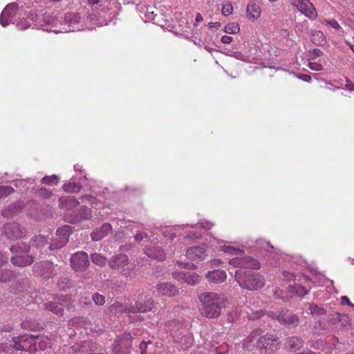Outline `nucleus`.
<instances>
[{"instance_id": "obj_1", "label": "nucleus", "mask_w": 354, "mask_h": 354, "mask_svg": "<svg viewBox=\"0 0 354 354\" xmlns=\"http://www.w3.org/2000/svg\"><path fill=\"white\" fill-rule=\"evenodd\" d=\"M213 226V223L207 220H201L198 223L193 225L186 224L176 226L174 228H167L161 232V234H158L156 237L152 236L150 243L145 248V253L150 258L163 261L167 255H171L176 250H178L179 252L181 250V246L173 248L170 245L176 236V233L180 236H183L185 240L195 241L201 237V234L196 231H192V230L198 228L210 230Z\"/></svg>"}, {"instance_id": "obj_2", "label": "nucleus", "mask_w": 354, "mask_h": 354, "mask_svg": "<svg viewBox=\"0 0 354 354\" xmlns=\"http://www.w3.org/2000/svg\"><path fill=\"white\" fill-rule=\"evenodd\" d=\"M30 17L35 21L37 28L55 34L92 29L95 26L87 21L86 14L82 17L78 12H67L64 20L46 14L39 15L31 13Z\"/></svg>"}, {"instance_id": "obj_3", "label": "nucleus", "mask_w": 354, "mask_h": 354, "mask_svg": "<svg viewBox=\"0 0 354 354\" xmlns=\"http://www.w3.org/2000/svg\"><path fill=\"white\" fill-rule=\"evenodd\" d=\"M228 263L231 267L236 268L234 277L241 288L254 291L265 286L264 277L252 270L261 268V263L258 259L250 256L234 257L230 259Z\"/></svg>"}, {"instance_id": "obj_4", "label": "nucleus", "mask_w": 354, "mask_h": 354, "mask_svg": "<svg viewBox=\"0 0 354 354\" xmlns=\"http://www.w3.org/2000/svg\"><path fill=\"white\" fill-rule=\"evenodd\" d=\"M153 306L154 301L151 298L145 301L142 295H140L135 306H129L127 304L116 301L108 307L107 311L118 316L123 313L127 314L132 322H136L143 319L141 315H138V313L149 311Z\"/></svg>"}, {"instance_id": "obj_5", "label": "nucleus", "mask_w": 354, "mask_h": 354, "mask_svg": "<svg viewBox=\"0 0 354 354\" xmlns=\"http://www.w3.org/2000/svg\"><path fill=\"white\" fill-rule=\"evenodd\" d=\"M198 299L201 303V315L208 318L219 317L225 306L223 297L216 292H204L198 296Z\"/></svg>"}, {"instance_id": "obj_6", "label": "nucleus", "mask_w": 354, "mask_h": 354, "mask_svg": "<svg viewBox=\"0 0 354 354\" xmlns=\"http://www.w3.org/2000/svg\"><path fill=\"white\" fill-rule=\"evenodd\" d=\"M30 250V245L22 243L19 245H14L10 248V250L16 254L10 259L11 263L19 267H24L30 265L33 261V257L28 253Z\"/></svg>"}, {"instance_id": "obj_7", "label": "nucleus", "mask_w": 354, "mask_h": 354, "mask_svg": "<svg viewBox=\"0 0 354 354\" xmlns=\"http://www.w3.org/2000/svg\"><path fill=\"white\" fill-rule=\"evenodd\" d=\"M109 266L124 276H129L134 268L133 264L129 262L127 255L118 254L110 258L108 261Z\"/></svg>"}, {"instance_id": "obj_8", "label": "nucleus", "mask_w": 354, "mask_h": 354, "mask_svg": "<svg viewBox=\"0 0 354 354\" xmlns=\"http://www.w3.org/2000/svg\"><path fill=\"white\" fill-rule=\"evenodd\" d=\"M25 13L24 6L21 3H10L6 6L1 14L0 24L3 27H6L10 23L15 24L14 17L17 15L21 16Z\"/></svg>"}, {"instance_id": "obj_9", "label": "nucleus", "mask_w": 354, "mask_h": 354, "mask_svg": "<svg viewBox=\"0 0 354 354\" xmlns=\"http://www.w3.org/2000/svg\"><path fill=\"white\" fill-rule=\"evenodd\" d=\"M86 2L89 6L85 13L87 16V21L99 27L107 25L101 15L102 5L100 3V0H86Z\"/></svg>"}, {"instance_id": "obj_10", "label": "nucleus", "mask_w": 354, "mask_h": 354, "mask_svg": "<svg viewBox=\"0 0 354 354\" xmlns=\"http://www.w3.org/2000/svg\"><path fill=\"white\" fill-rule=\"evenodd\" d=\"M36 337L32 335H23L15 337L12 339V346L17 351H37Z\"/></svg>"}, {"instance_id": "obj_11", "label": "nucleus", "mask_w": 354, "mask_h": 354, "mask_svg": "<svg viewBox=\"0 0 354 354\" xmlns=\"http://www.w3.org/2000/svg\"><path fill=\"white\" fill-rule=\"evenodd\" d=\"M71 233V227L69 225H64L59 227L55 236L49 237L50 250L61 248L68 241V237Z\"/></svg>"}, {"instance_id": "obj_12", "label": "nucleus", "mask_w": 354, "mask_h": 354, "mask_svg": "<svg viewBox=\"0 0 354 354\" xmlns=\"http://www.w3.org/2000/svg\"><path fill=\"white\" fill-rule=\"evenodd\" d=\"M5 236L10 240L24 239L27 236V229L17 222L7 223L3 227Z\"/></svg>"}, {"instance_id": "obj_13", "label": "nucleus", "mask_w": 354, "mask_h": 354, "mask_svg": "<svg viewBox=\"0 0 354 354\" xmlns=\"http://www.w3.org/2000/svg\"><path fill=\"white\" fill-rule=\"evenodd\" d=\"M257 347L267 353H272L276 351L279 344V338L271 334H266L259 337L257 342Z\"/></svg>"}, {"instance_id": "obj_14", "label": "nucleus", "mask_w": 354, "mask_h": 354, "mask_svg": "<svg viewBox=\"0 0 354 354\" xmlns=\"http://www.w3.org/2000/svg\"><path fill=\"white\" fill-rule=\"evenodd\" d=\"M290 3L310 19L314 20L317 18V10L309 0H290Z\"/></svg>"}, {"instance_id": "obj_15", "label": "nucleus", "mask_w": 354, "mask_h": 354, "mask_svg": "<svg viewBox=\"0 0 354 354\" xmlns=\"http://www.w3.org/2000/svg\"><path fill=\"white\" fill-rule=\"evenodd\" d=\"M131 336L130 333H124L118 335L113 344V351L115 354H126L130 351L131 346Z\"/></svg>"}, {"instance_id": "obj_16", "label": "nucleus", "mask_w": 354, "mask_h": 354, "mask_svg": "<svg viewBox=\"0 0 354 354\" xmlns=\"http://www.w3.org/2000/svg\"><path fill=\"white\" fill-rule=\"evenodd\" d=\"M89 264L88 254L84 252H75L71 257V268L76 272L86 270Z\"/></svg>"}, {"instance_id": "obj_17", "label": "nucleus", "mask_w": 354, "mask_h": 354, "mask_svg": "<svg viewBox=\"0 0 354 354\" xmlns=\"http://www.w3.org/2000/svg\"><path fill=\"white\" fill-rule=\"evenodd\" d=\"M35 274L46 279L53 278L56 274V269L54 264L49 261H40L33 267Z\"/></svg>"}, {"instance_id": "obj_18", "label": "nucleus", "mask_w": 354, "mask_h": 354, "mask_svg": "<svg viewBox=\"0 0 354 354\" xmlns=\"http://www.w3.org/2000/svg\"><path fill=\"white\" fill-rule=\"evenodd\" d=\"M172 277L180 283H185L189 286H196L200 282L201 277L196 272L174 271Z\"/></svg>"}, {"instance_id": "obj_19", "label": "nucleus", "mask_w": 354, "mask_h": 354, "mask_svg": "<svg viewBox=\"0 0 354 354\" xmlns=\"http://www.w3.org/2000/svg\"><path fill=\"white\" fill-rule=\"evenodd\" d=\"M207 257V246L204 244L192 246L186 250V257L192 261L201 262Z\"/></svg>"}, {"instance_id": "obj_20", "label": "nucleus", "mask_w": 354, "mask_h": 354, "mask_svg": "<svg viewBox=\"0 0 354 354\" xmlns=\"http://www.w3.org/2000/svg\"><path fill=\"white\" fill-rule=\"evenodd\" d=\"M68 325L75 328H84L86 330V333L89 334L99 333L102 331L104 328V326L100 327L98 326L92 327V324L83 317H77L70 319L68 322Z\"/></svg>"}, {"instance_id": "obj_21", "label": "nucleus", "mask_w": 354, "mask_h": 354, "mask_svg": "<svg viewBox=\"0 0 354 354\" xmlns=\"http://www.w3.org/2000/svg\"><path fill=\"white\" fill-rule=\"evenodd\" d=\"M156 290L161 297H174L179 292L178 288L170 282H163L157 284Z\"/></svg>"}, {"instance_id": "obj_22", "label": "nucleus", "mask_w": 354, "mask_h": 354, "mask_svg": "<svg viewBox=\"0 0 354 354\" xmlns=\"http://www.w3.org/2000/svg\"><path fill=\"white\" fill-rule=\"evenodd\" d=\"M277 321L281 324H289L297 326L299 323L297 315L288 313V310H281L277 315Z\"/></svg>"}, {"instance_id": "obj_23", "label": "nucleus", "mask_w": 354, "mask_h": 354, "mask_svg": "<svg viewBox=\"0 0 354 354\" xmlns=\"http://www.w3.org/2000/svg\"><path fill=\"white\" fill-rule=\"evenodd\" d=\"M205 277L210 283H221L226 280L227 274L225 270L214 269L211 271H208L205 274Z\"/></svg>"}, {"instance_id": "obj_24", "label": "nucleus", "mask_w": 354, "mask_h": 354, "mask_svg": "<svg viewBox=\"0 0 354 354\" xmlns=\"http://www.w3.org/2000/svg\"><path fill=\"white\" fill-rule=\"evenodd\" d=\"M218 245L216 246L218 249L221 251L224 252L226 254H229L231 255H235V257H244L245 256H242L243 254V251L239 248H236L230 245H226L224 243L223 241H217Z\"/></svg>"}, {"instance_id": "obj_25", "label": "nucleus", "mask_w": 354, "mask_h": 354, "mask_svg": "<svg viewBox=\"0 0 354 354\" xmlns=\"http://www.w3.org/2000/svg\"><path fill=\"white\" fill-rule=\"evenodd\" d=\"M112 230L109 223H104L100 228L95 229L91 234V239L94 241H97L106 236Z\"/></svg>"}, {"instance_id": "obj_26", "label": "nucleus", "mask_w": 354, "mask_h": 354, "mask_svg": "<svg viewBox=\"0 0 354 354\" xmlns=\"http://www.w3.org/2000/svg\"><path fill=\"white\" fill-rule=\"evenodd\" d=\"M24 207V204L22 201H17L2 211L3 217H12L19 214Z\"/></svg>"}, {"instance_id": "obj_27", "label": "nucleus", "mask_w": 354, "mask_h": 354, "mask_svg": "<svg viewBox=\"0 0 354 354\" xmlns=\"http://www.w3.org/2000/svg\"><path fill=\"white\" fill-rule=\"evenodd\" d=\"M49 234H39L34 236L30 241V248H42L46 245H49Z\"/></svg>"}, {"instance_id": "obj_28", "label": "nucleus", "mask_w": 354, "mask_h": 354, "mask_svg": "<svg viewBox=\"0 0 354 354\" xmlns=\"http://www.w3.org/2000/svg\"><path fill=\"white\" fill-rule=\"evenodd\" d=\"M247 16L250 19H257L261 16V9L259 5L252 0L250 1L247 6Z\"/></svg>"}, {"instance_id": "obj_29", "label": "nucleus", "mask_w": 354, "mask_h": 354, "mask_svg": "<svg viewBox=\"0 0 354 354\" xmlns=\"http://www.w3.org/2000/svg\"><path fill=\"white\" fill-rule=\"evenodd\" d=\"M303 344L304 341L301 337L292 336L287 339L286 347L292 351H296L300 349L303 346Z\"/></svg>"}, {"instance_id": "obj_30", "label": "nucleus", "mask_w": 354, "mask_h": 354, "mask_svg": "<svg viewBox=\"0 0 354 354\" xmlns=\"http://www.w3.org/2000/svg\"><path fill=\"white\" fill-rule=\"evenodd\" d=\"M59 204L62 208L71 209L76 207L80 204V202L74 197L64 196L59 199Z\"/></svg>"}, {"instance_id": "obj_31", "label": "nucleus", "mask_w": 354, "mask_h": 354, "mask_svg": "<svg viewBox=\"0 0 354 354\" xmlns=\"http://www.w3.org/2000/svg\"><path fill=\"white\" fill-rule=\"evenodd\" d=\"M37 351H44L50 346V339L47 336H35Z\"/></svg>"}, {"instance_id": "obj_32", "label": "nucleus", "mask_w": 354, "mask_h": 354, "mask_svg": "<svg viewBox=\"0 0 354 354\" xmlns=\"http://www.w3.org/2000/svg\"><path fill=\"white\" fill-rule=\"evenodd\" d=\"M311 41L317 46H322L326 43V37L323 32L314 30L311 34Z\"/></svg>"}, {"instance_id": "obj_33", "label": "nucleus", "mask_w": 354, "mask_h": 354, "mask_svg": "<svg viewBox=\"0 0 354 354\" xmlns=\"http://www.w3.org/2000/svg\"><path fill=\"white\" fill-rule=\"evenodd\" d=\"M62 187L66 192L76 193L80 191L82 185L80 183L74 182L73 178H71V181L64 183Z\"/></svg>"}, {"instance_id": "obj_34", "label": "nucleus", "mask_w": 354, "mask_h": 354, "mask_svg": "<svg viewBox=\"0 0 354 354\" xmlns=\"http://www.w3.org/2000/svg\"><path fill=\"white\" fill-rule=\"evenodd\" d=\"M46 308L57 315H62L64 313L63 305L58 302H49L46 304Z\"/></svg>"}, {"instance_id": "obj_35", "label": "nucleus", "mask_w": 354, "mask_h": 354, "mask_svg": "<svg viewBox=\"0 0 354 354\" xmlns=\"http://www.w3.org/2000/svg\"><path fill=\"white\" fill-rule=\"evenodd\" d=\"M289 290L298 297H303L308 292V290L305 287L299 284L290 285Z\"/></svg>"}, {"instance_id": "obj_36", "label": "nucleus", "mask_w": 354, "mask_h": 354, "mask_svg": "<svg viewBox=\"0 0 354 354\" xmlns=\"http://www.w3.org/2000/svg\"><path fill=\"white\" fill-rule=\"evenodd\" d=\"M156 8L153 6H146L142 8V12L144 14L145 17L148 20H153L156 14H155Z\"/></svg>"}, {"instance_id": "obj_37", "label": "nucleus", "mask_w": 354, "mask_h": 354, "mask_svg": "<svg viewBox=\"0 0 354 354\" xmlns=\"http://www.w3.org/2000/svg\"><path fill=\"white\" fill-rule=\"evenodd\" d=\"M310 314L315 316H322L326 313V310L317 304H312L309 306Z\"/></svg>"}, {"instance_id": "obj_38", "label": "nucleus", "mask_w": 354, "mask_h": 354, "mask_svg": "<svg viewBox=\"0 0 354 354\" xmlns=\"http://www.w3.org/2000/svg\"><path fill=\"white\" fill-rule=\"evenodd\" d=\"M91 260L93 263L99 266H103L106 263V259L104 256L97 253L91 254Z\"/></svg>"}, {"instance_id": "obj_39", "label": "nucleus", "mask_w": 354, "mask_h": 354, "mask_svg": "<svg viewBox=\"0 0 354 354\" xmlns=\"http://www.w3.org/2000/svg\"><path fill=\"white\" fill-rule=\"evenodd\" d=\"M14 277V274L9 270H0V283L9 281Z\"/></svg>"}, {"instance_id": "obj_40", "label": "nucleus", "mask_w": 354, "mask_h": 354, "mask_svg": "<svg viewBox=\"0 0 354 354\" xmlns=\"http://www.w3.org/2000/svg\"><path fill=\"white\" fill-rule=\"evenodd\" d=\"M240 30L239 26L236 22H232L225 26L224 32L227 34H236Z\"/></svg>"}, {"instance_id": "obj_41", "label": "nucleus", "mask_w": 354, "mask_h": 354, "mask_svg": "<svg viewBox=\"0 0 354 354\" xmlns=\"http://www.w3.org/2000/svg\"><path fill=\"white\" fill-rule=\"evenodd\" d=\"M41 183L48 185H57L59 182V177L57 175L46 176L41 179Z\"/></svg>"}, {"instance_id": "obj_42", "label": "nucleus", "mask_w": 354, "mask_h": 354, "mask_svg": "<svg viewBox=\"0 0 354 354\" xmlns=\"http://www.w3.org/2000/svg\"><path fill=\"white\" fill-rule=\"evenodd\" d=\"M14 192V188L10 186H0V199L6 198Z\"/></svg>"}, {"instance_id": "obj_43", "label": "nucleus", "mask_w": 354, "mask_h": 354, "mask_svg": "<svg viewBox=\"0 0 354 354\" xmlns=\"http://www.w3.org/2000/svg\"><path fill=\"white\" fill-rule=\"evenodd\" d=\"M37 193L39 196L45 199L49 198L52 196V192L44 187L39 189Z\"/></svg>"}, {"instance_id": "obj_44", "label": "nucleus", "mask_w": 354, "mask_h": 354, "mask_svg": "<svg viewBox=\"0 0 354 354\" xmlns=\"http://www.w3.org/2000/svg\"><path fill=\"white\" fill-rule=\"evenodd\" d=\"M93 300L97 306H102L105 303V297L96 292L93 295Z\"/></svg>"}, {"instance_id": "obj_45", "label": "nucleus", "mask_w": 354, "mask_h": 354, "mask_svg": "<svg viewBox=\"0 0 354 354\" xmlns=\"http://www.w3.org/2000/svg\"><path fill=\"white\" fill-rule=\"evenodd\" d=\"M33 183L34 180L32 178H28V179H21V180H16L13 181V184L15 187H25L26 183Z\"/></svg>"}, {"instance_id": "obj_46", "label": "nucleus", "mask_w": 354, "mask_h": 354, "mask_svg": "<svg viewBox=\"0 0 354 354\" xmlns=\"http://www.w3.org/2000/svg\"><path fill=\"white\" fill-rule=\"evenodd\" d=\"M81 200L82 203L88 202L91 205L95 204V205L97 206V200L92 195H84L81 198Z\"/></svg>"}, {"instance_id": "obj_47", "label": "nucleus", "mask_w": 354, "mask_h": 354, "mask_svg": "<svg viewBox=\"0 0 354 354\" xmlns=\"http://www.w3.org/2000/svg\"><path fill=\"white\" fill-rule=\"evenodd\" d=\"M80 218L88 219L91 216V209L86 207H84L79 214Z\"/></svg>"}, {"instance_id": "obj_48", "label": "nucleus", "mask_w": 354, "mask_h": 354, "mask_svg": "<svg viewBox=\"0 0 354 354\" xmlns=\"http://www.w3.org/2000/svg\"><path fill=\"white\" fill-rule=\"evenodd\" d=\"M232 11H233V7H232V4H230V3L225 4L222 7L221 12L224 16H228V15H231L232 13Z\"/></svg>"}, {"instance_id": "obj_49", "label": "nucleus", "mask_w": 354, "mask_h": 354, "mask_svg": "<svg viewBox=\"0 0 354 354\" xmlns=\"http://www.w3.org/2000/svg\"><path fill=\"white\" fill-rule=\"evenodd\" d=\"M21 327L23 329L30 330H34L37 328V327L33 323H32L31 322H29V321L23 322L21 324Z\"/></svg>"}, {"instance_id": "obj_50", "label": "nucleus", "mask_w": 354, "mask_h": 354, "mask_svg": "<svg viewBox=\"0 0 354 354\" xmlns=\"http://www.w3.org/2000/svg\"><path fill=\"white\" fill-rule=\"evenodd\" d=\"M15 23L19 29L21 30H25L30 26V24L24 18H22L19 21H15Z\"/></svg>"}, {"instance_id": "obj_51", "label": "nucleus", "mask_w": 354, "mask_h": 354, "mask_svg": "<svg viewBox=\"0 0 354 354\" xmlns=\"http://www.w3.org/2000/svg\"><path fill=\"white\" fill-rule=\"evenodd\" d=\"M308 66L313 71H322L324 67L320 63L310 62Z\"/></svg>"}, {"instance_id": "obj_52", "label": "nucleus", "mask_w": 354, "mask_h": 354, "mask_svg": "<svg viewBox=\"0 0 354 354\" xmlns=\"http://www.w3.org/2000/svg\"><path fill=\"white\" fill-rule=\"evenodd\" d=\"M324 23L327 25H329L333 28L335 30H341L342 27L338 24V22L335 19H326L324 21Z\"/></svg>"}, {"instance_id": "obj_53", "label": "nucleus", "mask_w": 354, "mask_h": 354, "mask_svg": "<svg viewBox=\"0 0 354 354\" xmlns=\"http://www.w3.org/2000/svg\"><path fill=\"white\" fill-rule=\"evenodd\" d=\"M257 244L259 245V247H262L264 250H266L268 248H273V246L270 242L263 239L258 240Z\"/></svg>"}, {"instance_id": "obj_54", "label": "nucleus", "mask_w": 354, "mask_h": 354, "mask_svg": "<svg viewBox=\"0 0 354 354\" xmlns=\"http://www.w3.org/2000/svg\"><path fill=\"white\" fill-rule=\"evenodd\" d=\"M296 77L306 82H310L312 80L311 77L307 74H296Z\"/></svg>"}, {"instance_id": "obj_55", "label": "nucleus", "mask_w": 354, "mask_h": 354, "mask_svg": "<svg viewBox=\"0 0 354 354\" xmlns=\"http://www.w3.org/2000/svg\"><path fill=\"white\" fill-rule=\"evenodd\" d=\"M145 238H147V234L144 232H140L135 236V240L138 242L143 241Z\"/></svg>"}, {"instance_id": "obj_56", "label": "nucleus", "mask_w": 354, "mask_h": 354, "mask_svg": "<svg viewBox=\"0 0 354 354\" xmlns=\"http://www.w3.org/2000/svg\"><path fill=\"white\" fill-rule=\"evenodd\" d=\"M309 53L310 54V56H311L312 59H315V58H316L317 57H319L322 54L321 50H319L318 48H315L312 51H310Z\"/></svg>"}, {"instance_id": "obj_57", "label": "nucleus", "mask_w": 354, "mask_h": 354, "mask_svg": "<svg viewBox=\"0 0 354 354\" xmlns=\"http://www.w3.org/2000/svg\"><path fill=\"white\" fill-rule=\"evenodd\" d=\"M283 277L286 279H287L288 281L295 280V274H293L292 272H287V271H283Z\"/></svg>"}, {"instance_id": "obj_58", "label": "nucleus", "mask_w": 354, "mask_h": 354, "mask_svg": "<svg viewBox=\"0 0 354 354\" xmlns=\"http://www.w3.org/2000/svg\"><path fill=\"white\" fill-rule=\"evenodd\" d=\"M147 344H151V342L150 341H148L147 342H142L140 343V349L141 354H146L147 353L146 346H147Z\"/></svg>"}, {"instance_id": "obj_59", "label": "nucleus", "mask_w": 354, "mask_h": 354, "mask_svg": "<svg viewBox=\"0 0 354 354\" xmlns=\"http://www.w3.org/2000/svg\"><path fill=\"white\" fill-rule=\"evenodd\" d=\"M341 301L343 304H347L348 306L354 308V304L350 301L349 299L346 296H342Z\"/></svg>"}, {"instance_id": "obj_60", "label": "nucleus", "mask_w": 354, "mask_h": 354, "mask_svg": "<svg viewBox=\"0 0 354 354\" xmlns=\"http://www.w3.org/2000/svg\"><path fill=\"white\" fill-rule=\"evenodd\" d=\"M210 263L212 266L217 267L221 266L223 263V261L219 259H213L211 260Z\"/></svg>"}, {"instance_id": "obj_61", "label": "nucleus", "mask_w": 354, "mask_h": 354, "mask_svg": "<svg viewBox=\"0 0 354 354\" xmlns=\"http://www.w3.org/2000/svg\"><path fill=\"white\" fill-rule=\"evenodd\" d=\"M221 41L223 44H230L232 41V37L228 35H224L221 37Z\"/></svg>"}, {"instance_id": "obj_62", "label": "nucleus", "mask_w": 354, "mask_h": 354, "mask_svg": "<svg viewBox=\"0 0 354 354\" xmlns=\"http://www.w3.org/2000/svg\"><path fill=\"white\" fill-rule=\"evenodd\" d=\"M8 259V257L5 256L1 252H0V267L7 263Z\"/></svg>"}, {"instance_id": "obj_63", "label": "nucleus", "mask_w": 354, "mask_h": 354, "mask_svg": "<svg viewBox=\"0 0 354 354\" xmlns=\"http://www.w3.org/2000/svg\"><path fill=\"white\" fill-rule=\"evenodd\" d=\"M13 329V326L10 324L5 325L1 328V332H10Z\"/></svg>"}, {"instance_id": "obj_64", "label": "nucleus", "mask_w": 354, "mask_h": 354, "mask_svg": "<svg viewBox=\"0 0 354 354\" xmlns=\"http://www.w3.org/2000/svg\"><path fill=\"white\" fill-rule=\"evenodd\" d=\"M346 88L350 91H354V84L350 82L348 79H346Z\"/></svg>"}]
</instances>
